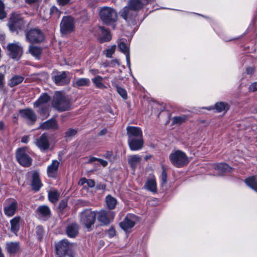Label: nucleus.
I'll return each mask as SVG.
<instances>
[{"label": "nucleus", "mask_w": 257, "mask_h": 257, "mask_svg": "<svg viewBox=\"0 0 257 257\" xmlns=\"http://www.w3.org/2000/svg\"><path fill=\"white\" fill-rule=\"evenodd\" d=\"M75 244L70 243L67 239H62L55 243V251L59 256L67 255L69 257H74Z\"/></svg>", "instance_id": "nucleus-1"}, {"label": "nucleus", "mask_w": 257, "mask_h": 257, "mask_svg": "<svg viewBox=\"0 0 257 257\" xmlns=\"http://www.w3.org/2000/svg\"><path fill=\"white\" fill-rule=\"evenodd\" d=\"M138 221V217L134 214H127L119 225L120 227L124 231H127L129 229L134 226L136 222Z\"/></svg>", "instance_id": "nucleus-15"}, {"label": "nucleus", "mask_w": 257, "mask_h": 257, "mask_svg": "<svg viewBox=\"0 0 257 257\" xmlns=\"http://www.w3.org/2000/svg\"><path fill=\"white\" fill-rule=\"evenodd\" d=\"M26 40L31 43H39L44 40L43 32L39 29L34 28L26 32Z\"/></svg>", "instance_id": "nucleus-8"}, {"label": "nucleus", "mask_w": 257, "mask_h": 257, "mask_svg": "<svg viewBox=\"0 0 257 257\" xmlns=\"http://www.w3.org/2000/svg\"><path fill=\"white\" fill-rule=\"evenodd\" d=\"M6 16V13L5 11V6L3 2L0 0V19L5 18Z\"/></svg>", "instance_id": "nucleus-49"}, {"label": "nucleus", "mask_w": 257, "mask_h": 257, "mask_svg": "<svg viewBox=\"0 0 257 257\" xmlns=\"http://www.w3.org/2000/svg\"><path fill=\"white\" fill-rule=\"evenodd\" d=\"M162 172L161 174V180L162 184H165L167 181V174L164 166L163 165H162Z\"/></svg>", "instance_id": "nucleus-46"}, {"label": "nucleus", "mask_w": 257, "mask_h": 257, "mask_svg": "<svg viewBox=\"0 0 257 257\" xmlns=\"http://www.w3.org/2000/svg\"><path fill=\"white\" fill-rule=\"evenodd\" d=\"M107 133V130L104 128L103 130H102L98 134L99 136H103L106 134Z\"/></svg>", "instance_id": "nucleus-63"}, {"label": "nucleus", "mask_w": 257, "mask_h": 257, "mask_svg": "<svg viewBox=\"0 0 257 257\" xmlns=\"http://www.w3.org/2000/svg\"><path fill=\"white\" fill-rule=\"evenodd\" d=\"M215 169L218 171L219 175H221L222 173L230 172L231 168L225 163H220L215 165Z\"/></svg>", "instance_id": "nucleus-32"}, {"label": "nucleus", "mask_w": 257, "mask_h": 257, "mask_svg": "<svg viewBox=\"0 0 257 257\" xmlns=\"http://www.w3.org/2000/svg\"><path fill=\"white\" fill-rule=\"evenodd\" d=\"M255 71V68L253 67H248L246 69V72L248 75H252Z\"/></svg>", "instance_id": "nucleus-54"}, {"label": "nucleus", "mask_w": 257, "mask_h": 257, "mask_svg": "<svg viewBox=\"0 0 257 257\" xmlns=\"http://www.w3.org/2000/svg\"><path fill=\"white\" fill-rule=\"evenodd\" d=\"M169 159L172 164L177 168L185 166L189 163L186 155L180 150L171 153L169 155Z\"/></svg>", "instance_id": "nucleus-2"}, {"label": "nucleus", "mask_w": 257, "mask_h": 257, "mask_svg": "<svg viewBox=\"0 0 257 257\" xmlns=\"http://www.w3.org/2000/svg\"><path fill=\"white\" fill-rule=\"evenodd\" d=\"M98 32V40L100 43L109 41L111 39L110 33L103 27L100 26L97 30Z\"/></svg>", "instance_id": "nucleus-21"}, {"label": "nucleus", "mask_w": 257, "mask_h": 257, "mask_svg": "<svg viewBox=\"0 0 257 257\" xmlns=\"http://www.w3.org/2000/svg\"><path fill=\"white\" fill-rule=\"evenodd\" d=\"M128 139L143 138L141 129L138 127L128 126L126 127Z\"/></svg>", "instance_id": "nucleus-22"}, {"label": "nucleus", "mask_w": 257, "mask_h": 257, "mask_svg": "<svg viewBox=\"0 0 257 257\" xmlns=\"http://www.w3.org/2000/svg\"><path fill=\"white\" fill-rule=\"evenodd\" d=\"M99 16L102 21L105 24L114 22L117 19L116 11L110 7L102 8L99 12Z\"/></svg>", "instance_id": "nucleus-3"}, {"label": "nucleus", "mask_w": 257, "mask_h": 257, "mask_svg": "<svg viewBox=\"0 0 257 257\" xmlns=\"http://www.w3.org/2000/svg\"><path fill=\"white\" fill-rule=\"evenodd\" d=\"M77 133L75 129L69 128L65 132V137L66 138H70L74 136Z\"/></svg>", "instance_id": "nucleus-47"}, {"label": "nucleus", "mask_w": 257, "mask_h": 257, "mask_svg": "<svg viewBox=\"0 0 257 257\" xmlns=\"http://www.w3.org/2000/svg\"><path fill=\"white\" fill-rule=\"evenodd\" d=\"M80 223L88 231L95 222L96 215L94 212L89 209H85L80 213Z\"/></svg>", "instance_id": "nucleus-6"}, {"label": "nucleus", "mask_w": 257, "mask_h": 257, "mask_svg": "<svg viewBox=\"0 0 257 257\" xmlns=\"http://www.w3.org/2000/svg\"><path fill=\"white\" fill-rule=\"evenodd\" d=\"M6 249L11 254L15 253L20 248L18 242H10L6 243Z\"/></svg>", "instance_id": "nucleus-30"}, {"label": "nucleus", "mask_w": 257, "mask_h": 257, "mask_svg": "<svg viewBox=\"0 0 257 257\" xmlns=\"http://www.w3.org/2000/svg\"><path fill=\"white\" fill-rule=\"evenodd\" d=\"M16 158L18 162L24 167H29L32 160L26 153L25 148H19L17 150Z\"/></svg>", "instance_id": "nucleus-12"}, {"label": "nucleus", "mask_w": 257, "mask_h": 257, "mask_svg": "<svg viewBox=\"0 0 257 257\" xmlns=\"http://www.w3.org/2000/svg\"><path fill=\"white\" fill-rule=\"evenodd\" d=\"M118 79L116 78H114L111 81V84H112V86L115 87L116 88H117V87H119L118 85Z\"/></svg>", "instance_id": "nucleus-57"}, {"label": "nucleus", "mask_w": 257, "mask_h": 257, "mask_svg": "<svg viewBox=\"0 0 257 257\" xmlns=\"http://www.w3.org/2000/svg\"><path fill=\"white\" fill-rule=\"evenodd\" d=\"M36 212L39 215L45 218H49L51 215V210L50 208L47 205H41L39 206Z\"/></svg>", "instance_id": "nucleus-28"}, {"label": "nucleus", "mask_w": 257, "mask_h": 257, "mask_svg": "<svg viewBox=\"0 0 257 257\" xmlns=\"http://www.w3.org/2000/svg\"><path fill=\"white\" fill-rule=\"evenodd\" d=\"M114 212L101 210L97 213V218L101 225H107L114 219Z\"/></svg>", "instance_id": "nucleus-11"}, {"label": "nucleus", "mask_w": 257, "mask_h": 257, "mask_svg": "<svg viewBox=\"0 0 257 257\" xmlns=\"http://www.w3.org/2000/svg\"><path fill=\"white\" fill-rule=\"evenodd\" d=\"M23 25V21L21 15L16 13L12 14L9 23L10 30L12 31H17L21 29Z\"/></svg>", "instance_id": "nucleus-14"}, {"label": "nucleus", "mask_w": 257, "mask_h": 257, "mask_svg": "<svg viewBox=\"0 0 257 257\" xmlns=\"http://www.w3.org/2000/svg\"><path fill=\"white\" fill-rule=\"evenodd\" d=\"M67 205V201L66 200H63L59 203V208L61 209H64L66 207Z\"/></svg>", "instance_id": "nucleus-53"}, {"label": "nucleus", "mask_w": 257, "mask_h": 257, "mask_svg": "<svg viewBox=\"0 0 257 257\" xmlns=\"http://www.w3.org/2000/svg\"><path fill=\"white\" fill-rule=\"evenodd\" d=\"M146 187L150 191L156 192L157 191V184L155 179H151L146 183Z\"/></svg>", "instance_id": "nucleus-40"}, {"label": "nucleus", "mask_w": 257, "mask_h": 257, "mask_svg": "<svg viewBox=\"0 0 257 257\" xmlns=\"http://www.w3.org/2000/svg\"><path fill=\"white\" fill-rule=\"evenodd\" d=\"M21 116L27 121L28 124L34 123L37 119V116L34 111L31 109L20 110Z\"/></svg>", "instance_id": "nucleus-16"}, {"label": "nucleus", "mask_w": 257, "mask_h": 257, "mask_svg": "<svg viewBox=\"0 0 257 257\" xmlns=\"http://www.w3.org/2000/svg\"><path fill=\"white\" fill-rule=\"evenodd\" d=\"M57 2L61 6L71 4L70 0H57Z\"/></svg>", "instance_id": "nucleus-50"}, {"label": "nucleus", "mask_w": 257, "mask_h": 257, "mask_svg": "<svg viewBox=\"0 0 257 257\" xmlns=\"http://www.w3.org/2000/svg\"><path fill=\"white\" fill-rule=\"evenodd\" d=\"M126 56V60L127 62V64L128 66H130L131 65V62H130V52L126 54H125Z\"/></svg>", "instance_id": "nucleus-60"}, {"label": "nucleus", "mask_w": 257, "mask_h": 257, "mask_svg": "<svg viewBox=\"0 0 257 257\" xmlns=\"http://www.w3.org/2000/svg\"><path fill=\"white\" fill-rule=\"evenodd\" d=\"M107 233L110 237H112L115 235V230L114 228L111 226L107 230Z\"/></svg>", "instance_id": "nucleus-51"}, {"label": "nucleus", "mask_w": 257, "mask_h": 257, "mask_svg": "<svg viewBox=\"0 0 257 257\" xmlns=\"http://www.w3.org/2000/svg\"><path fill=\"white\" fill-rule=\"evenodd\" d=\"M118 47L120 51L123 54H126L129 53L128 48L126 44L123 42H121L118 44Z\"/></svg>", "instance_id": "nucleus-44"}, {"label": "nucleus", "mask_w": 257, "mask_h": 257, "mask_svg": "<svg viewBox=\"0 0 257 257\" xmlns=\"http://www.w3.org/2000/svg\"><path fill=\"white\" fill-rule=\"evenodd\" d=\"M52 104L53 107L59 111L67 110L70 107L69 100L59 92H57L55 94Z\"/></svg>", "instance_id": "nucleus-5"}, {"label": "nucleus", "mask_w": 257, "mask_h": 257, "mask_svg": "<svg viewBox=\"0 0 257 257\" xmlns=\"http://www.w3.org/2000/svg\"><path fill=\"white\" fill-rule=\"evenodd\" d=\"M188 119V116L185 115H182L178 116L173 117L172 119L173 124H181L185 122Z\"/></svg>", "instance_id": "nucleus-39"}, {"label": "nucleus", "mask_w": 257, "mask_h": 257, "mask_svg": "<svg viewBox=\"0 0 257 257\" xmlns=\"http://www.w3.org/2000/svg\"><path fill=\"white\" fill-rule=\"evenodd\" d=\"M90 81L87 78H80L75 79L72 82V86L76 88H80L84 86H89Z\"/></svg>", "instance_id": "nucleus-27"}, {"label": "nucleus", "mask_w": 257, "mask_h": 257, "mask_svg": "<svg viewBox=\"0 0 257 257\" xmlns=\"http://www.w3.org/2000/svg\"><path fill=\"white\" fill-rule=\"evenodd\" d=\"M98 162L100 163V164L103 166V167H105L107 165V162L105 160H103L101 159H98Z\"/></svg>", "instance_id": "nucleus-59"}, {"label": "nucleus", "mask_w": 257, "mask_h": 257, "mask_svg": "<svg viewBox=\"0 0 257 257\" xmlns=\"http://www.w3.org/2000/svg\"><path fill=\"white\" fill-rule=\"evenodd\" d=\"M68 74L69 72L67 71H63L58 73L54 76L55 83L57 85H65L69 84L70 79L68 76Z\"/></svg>", "instance_id": "nucleus-17"}, {"label": "nucleus", "mask_w": 257, "mask_h": 257, "mask_svg": "<svg viewBox=\"0 0 257 257\" xmlns=\"http://www.w3.org/2000/svg\"><path fill=\"white\" fill-rule=\"evenodd\" d=\"M143 138L128 139V145L132 151H138L143 148L144 146Z\"/></svg>", "instance_id": "nucleus-20"}, {"label": "nucleus", "mask_w": 257, "mask_h": 257, "mask_svg": "<svg viewBox=\"0 0 257 257\" xmlns=\"http://www.w3.org/2000/svg\"><path fill=\"white\" fill-rule=\"evenodd\" d=\"M147 0H130V4L135 9L143 8Z\"/></svg>", "instance_id": "nucleus-37"}, {"label": "nucleus", "mask_w": 257, "mask_h": 257, "mask_svg": "<svg viewBox=\"0 0 257 257\" xmlns=\"http://www.w3.org/2000/svg\"><path fill=\"white\" fill-rule=\"evenodd\" d=\"M21 220V218L19 216H15L10 221L11 224V230L16 233L19 230L20 224Z\"/></svg>", "instance_id": "nucleus-29"}, {"label": "nucleus", "mask_w": 257, "mask_h": 257, "mask_svg": "<svg viewBox=\"0 0 257 257\" xmlns=\"http://www.w3.org/2000/svg\"><path fill=\"white\" fill-rule=\"evenodd\" d=\"M79 226L76 222L69 224L66 228V233L71 238L75 237L78 234Z\"/></svg>", "instance_id": "nucleus-24"}, {"label": "nucleus", "mask_w": 257, "mask_h": 257, "mask_svg": "<svg viewBox=\"0 0 257 257\" xmlns=\"http://www.w3.org/2000/svg\"><path fill=\"white\" fill-rule=\"evenodd\" d=\"M50 99V96L47 94L44 93L34 103V107L39 108L38 112L43 118H47L49 115L46 105Z\"/></svg>", "instance_id": "nucleus-4"}, {"label": "nucleus", "mask_w": 257, "mask_h": 257, "mask_svg": "<svg viewBox=\"0 0 257 257\" xmlns=\"http://www.w3.org/2000/svg\"><path fill=\"white\" fill-rule=\"evenodd\" d=\"M245 182L247 185L257 192V180L254 176L247 178Z\"/></svg>", "instance_id": "nucleus-36"}, {"label": "nucleus", "mask_w": 257, "mask_h": 257, "mask_svg": "<svg viewBox=\"0 0 257 257\" xmlns=\"http://www.w3.org/2000/svg\"><path fill=\"white\" fill-rule=\"evenodd\" d=\"M18 207L17 201L12 198L7 199L5 202L4 211L6 215L9 217L13 216L16 212Z\"/></svg>", "instance_id": "nucleus-13"}, {"label": "nucleus", "mask_w": 257, "mask_h": 257, "mask_svg": "<svg viewBox=\"0 0 257 257\" xmlns=\"http://www.w3.org/2000/svg\"><path fill=\"white\" fill-rule=\"evenodd\" d=\"M61 12L55 6H53L50 10V15L54 19H58L60 17Z\"/></svg>", "instance_id": "nucleus-42"}, {"label": "nucleus", "mask_w": 257, "mask_h": 257, "mask_svg": "<svg viewBox=\"0 0 257 257\" xmlns=\"http://www.w3.org/2000/svg\"><path fill=\"white\" fill-rule=\"evenodd\" d=\"M59 196L60 194L56 190H52L48 192V198L52 203H56L59 200Z\"/></svg>", "instance_id": "nucleus-35"}, {"label": "nucleus", "mask_w": 257, "mask_h": 257, "mask_svg": "<svg viewBox=\"0 0 257 257\" xmlns=\"http://www.w3.org/2000/svg\"><path fill=\"white\" fill-rule=\"evenodd\" d=\"M24 77L19 75H16L10 79L8 85L11 87H14L23 82Z\"/></svg>", "instance_id": "nucleus-34"}, {"label": "nucleus", "mask_w": 257, "mask_h": 257, "mask_svg": "<svg viewBox=\"0 0 257 257\" xmlns=\"http://www.w3.org/2000/svg\"><path fill=\"white\" fill-rule=\"evenodd\" d=\"M7 49L9 57L16 60H19L23 53V48L18 42L9 44Z\"/></svg>", "instance_id": "nucleus-9"}, {"label": "nucleus", "mask_w": 257, "mask_h": 257, "mask_svg": "<svg viewBox=\"0 0 257 257\" xmlns=\"http://www.w3.org/2000/svg\"><path fill=\"white\" fill-rule=\"evenodd\" d=\"M60 32L62 34H68L75 30V21L71 16L63 17L60 24Z\"/></svg>", "instance_id": "nucleus-7"}, {"label": "nucleus", "mask_w": 257, "mask_h": 257, "mask_svg": "<svg viewBox=\"0 0 257 257\" xmlns=\"http://www.w3.org/2000/svg\"><path fill=\"white\" fill-rule=\"evenodd\" d=\"M86 183L89 187H93L95 186V182L92 179H87Z\"/></svg>", "instance_id": "nucleus-56"}, {"label": "nucleus", "mask_w": 257, "mask_h": 257, "mask_svg": "<svg viewBox=\"0 0 257 257\" xmlns=\"http://www.w3.org/2000/svg\"><path fill=\"white\" fill-rule=\"evenodd\" d=\"M29 140V137L28 136H24L22 137L21 141L24 143H27Z\"/></svg>", "instance_id": "nucleus-62"}, {"label": "nucleus", "mask_w": 257, "mask_h": 257, "mask_svg": "<svg viewBox=\"0 0 257 257\" xmlns=\"http://www.w3.org/2000/svg\"><path fill=\"white\" fill-rule=\"evenodd\" d=\"M103 78L100 76H97L92 79L95 86L99 89H105L106 86L102 83Z\"/></svg>", "instance_id": "nucleus-41"}, {"label": "nucleus", "mask_w": 257, "mask_h": 257, "mask_svg": "<svg viewBox=\"0 0 257 257\" xmlns=\"http://www.w3.org/2000/svg\"><path fill=\"white\" fill-rule=\"evenodd\" d=\"M40 128L46 130L50 129L55 130L58 128V125L55 119H50L43 123L40 125Z\"/></svg>", "instance_id": "nucleus-26"}, {"label": "nucleus", "mask_w": 257, "mask_h": 257, "mask_svg": "<svg viewBox=\"0 0 257 257\" xmlns=\"http://www.w3.org/2000/svg\"><path fill=\"white\" fill-rule=\"evenodd\" d=\"M116 45L111 46L106 50L105 56L107 58H111L112 54L115 52Z\"/></svg>", "instance_id": "nucleus-45"}, {"label": "nucleus", "mask_w": 257, "mask_h": 257, "mask_svg": "<svg viewBox=\"0 0 257 257\" xmlns=\"http://www.w3.org/2000/svg\"><path fill=\"white\" fill-rule=\"evenodd\" d=\"M87 179H86L85 178H82L80 180V182L81 183V184H83L85 183H86Z\"/></svg>", "instance_id": "nucleus-64"}, {"label": "nucleus", "mask_w": 257, "mask_h": 257, "mask_svg": "<svg viewBox=\"0 0 257 257\" xmlns=\"http://www.w3.org/2000/svg\"><path fill=\"white\" fill-rule=\"evenodd\" d=\"M117 202L116 199L110 195H108L105 197L106 206L110 210L115 208Z\"/></svg>", "instance_id": "nucleus-33"}, {"label": "nucleus", "mask_w": 257, "mask_h": 257, "mask_svg": "<svg viewBox=\"0 0 257 257\" xmlns=\"http://www.w3.org/2000/svg\"><path fill=\"white\" fill-rule=\"evenodd\" d=\"M29 53L36 59L39 60L42 54V49L38 46L31 45L29 48Z\"/></svg>", "instance_id": "nucleus-31"}, {"label": "nucleus", "mask_w": 257, "mask_h": 257, "mask_svg": "<svg viewBox=\"0 0 257 257\" xmlns=\"http://www.w3.org/2000/svg\"><path fill=\"white\" fill-rule=\"evenodd\" d=\"M37 229V233L39 235V236L40 237L42 234L43 232V228L41 226H38L36 228Z\"/></svg>", "instance_id": "nucleus-58"}, {"label": "nucleus", "mask_w": 257, "mask_h": 257, "mask_svg": "<svg viewBox=\"0 0 257 257\" xmlns=\"http://www.w3.org/2000/svg\"><path fill=\"white\" fill-rule=\"evenodd\" d=\"M141 157L138 155H132L128 156V164L134 171L141 163Z\"/></svg>", "instance_id": "nucleus-25"}, {"label": "nucleus", "mask_w": 257, "mask_h": 257, "mask_svg": "<svg viewBox=\"0 0 257 257\" xmlns=\"http://www.w3.org/2000/svg\"><path fill=\"white\" fill-rule=\"evenodd\" d=\"M6 66L0 67V86H3L5 82V74L6 72Z\"/></svg>", "instance_id": "nucleus-43"}, {"label": "nucleus", "mask_w": 257, "mask_h": 257, "mask_svg": "<svg viewBox=\"0 0 257 257\" xmlns=\"http://www.w3.org/2000/svg\"><path fill=\"white\" fill-rule=\"evenodd\" d=\"M31 187L35 191H38L43 184L41 182L40 174L37 171H34L31 173Z\"/></svg>", "instance_id": "nucleus-18"}, {"label": "nucleus", "mask_w": 257, "mask_h": 257, "mask_svg": "<svg viewBox=\"0 0 257 257\" xmlns=\"http://www.w3.org/2000/svg\"><path fill=\"white\" fill-rule=\"evenodd\" d=\"M59 164L60 162L58 161L54 160L52 161V163L48 166L47 173L49 177L56 178Z\"/></svg>", "instance_id": "nucleus-23"}, {"label": "nucleus", "mask_w": 257, "mask_h": 257, "mask_svg": "<svg viewBox=\"0 0 257 257\" xmlns=\"http://www.w3.org/2000/svg\"><path fill=\"white\" fill-rule=\"evenodd\" d=\"M119 65V60L117 59H114L113 60H112L111 61H110L109 63H108V65L111 66V67H114L115 66V65Z\"/></svg>", "instance_id": "nucleus-52"}, {"label": "nucleus", "mask_w": 257, "mask_h": 257, "mask_svg": "<svg viewBox=\"0 0 257 257\" xmlns=\"http://www.w3.org/2000/svg\"><path fill=\"white\" fill-rule=\"evenodd\" d=\"M249 90L250 91L252 92L257 90V82L251 84L249 87Z\"/></svg>", "instance_id": "nucleus-55"}, {"label": "nucleus", "mask_w": 257, "mask_h": 257, "mask_svg": "<svg viewBox=\"0 0 257 257\" xmlns=\"http://www.w3.org/2000/svg\"><path fill=\"white\" fill-rule=\"evenodd\" d=\"M142 8L135 9L130 5V0L127 5L124 7L120 12V16L127 22L134 20L137 16V12Z\"/></svg>", "instance_id": "nucleus-10"}, {"label": "nucleus", "mask_w": 257, "mask_h": 257, "mask_svg": "<svg viewBox=\"0 0 257 257\" xmlns=\"http://www.w3.org/2000/svg\"><path fill=\"white\" fill-rule=\"evenodd\" d=\"M215 108L218 112H226L229 109V105L227 103L220 102L215 104Z\"/></svg>", "instance_id": "nucleus-38"}, {"label": "nucleus", "mask_w": 257, "mask_h": 257, "mask_svg": "<svg viewBox=\"0 0 257 257\" xmlns=\"http://www.w3.org/2000/svg\"><path fill=\"white\" fill-rule=\"evenodd\" d=\"M36 145L42 151L47 150L50 147L48 135L46 133L43 134L37 140Z\"/></svg>", "instance_id": "nucleus-19"}, {"label": "nucleus", "mask_w": 257, "mask_h": 257, "mask_svg": "<svg viewBox=\"0 0 257 257\" xmlns=\"http://www.w3.org/2000/svg\"><path fill=\"white\" fill-rule=\"evenodd\" d=\"M116 90L117 93L124 99H126L127 98V93L126 90L120 87H117V88H116Z\"/></svg>", "instance_id": "nucleus-48"}, {"label": "nucleus", "mask_w": 257, "mask_h": 257, "mask_svg": "<svg viewBox=\"0 0 257 257\" xmlns=\"http://www.w3.org/2000/svg\"><path fill=\"white\" fill-rule=\"evenodd\" d=\"M99 158H95V157H91L89 159V161H88V163H91L94 161H98Z\"/></svg>", "instance_id": "nucleus-61"}]
</instances>
